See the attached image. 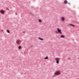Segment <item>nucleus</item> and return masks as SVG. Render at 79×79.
Wrapping results in <instances>:
<instances>
[{"instance_id": "f257e3e1", "label": "nucleus", "mask_w": 79, "mask_h": 79, "mask_svg": "<svg viewBox=\"0 0 79 79\" xmlns=\"http://www.w3.org/2000/svg\"><path fill=\"white\" fill-rule=\"evenodd\" d=\"M57 29L58 31H55V33H56V34H58V33H59V34H62V32H61V30L59 28H57Z\"/></svg>"}, {"instance_id": "f03ea898", "label": "nucleus", "mask_w": 79, "mask_h": 79, "mask_svg": "<svg viewBox=\"0 0 79 79\" xmlns=\"http://www.w3.org/2000/svg\"><path fill=\"white\" fill-rule=\"evenodd\" d=\"M60 73V72L59 71H56L54 73V74L56 76H59Z\"/></svg>"}, {"instance_id": "7ed1b4c3", "label": "nucleus", "mask_w": 79, "mask_h": 79, "mask_svg": "<svg viewBox=\"0 0 79 79\" xmlns=\"http://www.w3.org/2000/svg\"><path fill=\"white\" fill-rule=\"evenodd\" d=\"M21 40H17L16 41V44H17V45H19V44H21Z\"/></svg>"}, {"instance_id": "20e7f679", "label": "nucleus", "mask_w": 79, "mask_h": 79, "mask_svg": "<svg viewBox=\"0 0 79 79\" xmlns=\"http://www.w3.org/2000/svg\"><path fill=\"white\" fill-rule=\"evenodd\" d=\"M65 19V18H64V17H62L61 18V21H64Z\"/></svg>"}, {"instance_id": "39448f33", "label": "nucleus", "mask_w": 79, "mask_h": 79, "mask_svg": "<svg viewBox=\"0 0 79 79\" xmlns=\"http://www.w3.org/2000/svg\"><path fill=\"white\" fill-rule=\"evenodd\" d=\"M0 13H1V14H4V13H5V10H1Z\"/></svg>"}, {"instance_id": "423d86ee", "label": "nucleus", "mask_w": 79, "mask_h": 79, "mask_svg": "<svg viewBox=\"0 0 79 79\" xmlns=\"http://www.w3.org/2000/svg\"><path fill=\"white\" fill-rule=\"evenodd\" d=\"M38 39H39V40H41V41L44 40V39H43V38H41L40 37H39L38 38Z\"/></svg>"}, {"instance_id": "0eeeda50", "label": "nucleus", "mask_w": 79, "mask_h": 79, "mask_svg": "<svg viewBox=\"0 0 79 79\" xmlns=\"http://www.w3.org/2000/svg\"><path fill=\"white\" fill-rule=\"evenodd\" d=\"M64 3L65 4H67V3H68V1H66V0H65L64 1Z\"/></svg>"}, {"instance_id": "6e6552de", "label": "nucleus", "mask_w": 79, "mask_h": 79, "mask_svg": "<svg viewBox=\"0 0 79 79\" xmlns=\"http://www.w3.org/2000/svg\"><path fill=\"white\" fill-rule=\"evenodd\" d=\"M70 26H72L73 27H75V25H73L72 24H69V25Z\"/></svg>"}, {"instance_id": "1a4fd4ad", "label": "nucleus", "mask_w": 79, "mask_h": 79, "mask_svg": "<svg viewBox=\"0 0 79 79\" xmlns=\"http://www.w3.org/2000/svg\"><path fill=\"white\" fill-rule=\"evenodd\" d=\"M44 59L45 60H47V59H48V57L46 56L44 58Z\"/></svg>"}, {"instance_id": "9d476101", "label": "nucleus", "mask_w": 79, "mask_h": 79, "mask_svg": "<svg viewBox=\"0 0 79 79\" xmlns=\"http://www.w3.org/2000/svg\"><path fill=\"white\" fill-rule=\"evenodd\" d=\"M60 37L61 38H64V36L63 35H60Z\"/></svg>"}, {"instance_id": "9b49d317", "label": "nucleus", "mask_w": 79, "mask_h": 79, "mask_svg": "<svg viewBox=\"0 0 79 79\" xmlns=\"http://www.w3.org/2000/svg\"><path fill=\"white\" fill-rule=\"evenodd\" d=\"M38 20L39 23H42V20H41V19H38Z\"/></svg>"}, {"instance_id": "f8f14e48", "label": "nucleus", "mask_w": 79, "mask_h": 79, "mask_svg": "<svg viewBox=\"0 0 79 79\" xmlns=\"http://www.w3.org/2000/svg\"><path fill=\"white\" fill-rule=\"evenodd\" d=\"M6 31L8 33H10V31H9V30H7Z\"/></svg>"}, {"instance_id": "ddd939ff", "label": "nucleus", "mask_w": 79, "mask_h": 79, "mask_svg": "<svg viewBox=\"0 0 79 79\" xmlns=\"http://www.w3.org/2000/svg\"><path fill=\"white\" fill-rule=\"evenodd\" d=\"M56 63L57 64H59V60H56Z\"/></svg>"}, {"instance_id": "4468645a", "label": "nucleus", "mask_w": 79, "mask_h": 79, "mask_svg": "<svg viewBox=\"0 0 79 79\" xmlns=\"http://www.w3.org/2000/svg\"><path fill=\"white\" fill-rule=\"evenodd\" d=\"M21 46H19L18 49H21Z\"/></svg>"}, {"instance_id": "2eb2a0df", "label": "nucleus", "mask_w": 79, "mask_h": 79, "mask_svg": "<svg viewBox=\"0 0 79 79\" xmlns=\"http://www.w3.org/2000/svg\"><path fill=\"white\" fill-rule=\"evenodd\" d=\"M56 60H60V59L59 58H56Z\"/></svg>"}, {"instance_id": "dca6fc26", "label": "nucleus", "mask_w": 79, "mask_h": 79, "mask_svg": "<svg viewBox=\"0 0 79 79\" xmlns=\"http://www.w3.org/2000/svg\"><path fill=\"white\" fill-rule=\"evenodd\" d=\"M23 33H24H24H25V31H23Z\"/></svg>"}]
</instances>
